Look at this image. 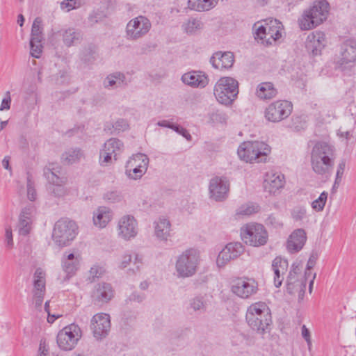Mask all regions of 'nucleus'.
Masks as SVG:
<instances>
[{"instance_id":"38","label":"nucleus","mask_w":356,"mask_h":356,"mask_svg":"<svg viewBox=\"0 0 356 356\" xmlns=\"http://www.w3.org/2000/svg\"><path fill=\"white\" fill-rule=\"evenodd\" d=\"M209 305L208 297L206 295L196 296L189 300V309L197 314L204 313Z\"/></svg>"},{"instance_id":"25","label":"nucleus","mask_w":356,"mask_h":356,"mask_svg":"<svg viewBox=\"0 0 356 356\" xmlns=\"http://www.w3.org/2000/svg\"><path fill=\"white\" fill-rule=\"evenodd\" d=\"M305 46L307 51L313 56L320 55L325 46V35L322 31L310 33L306 39Z\"/></svg>"},{"instance_id":"7","label":"nucleus","mask_w":356,"mask_h":356,"mask_svg":"<svg viewBox=\"0 0 356 356\" xmlns=\"http://www.w3.org/2000/svg\"><path fill=\"white\" fill-rule=\"evenodd\" d=\"M213 94L220 104L232 105L238 94V82L230 76L221 77L214 86Z\"/></svg>"},{"instance_id":"8","label":"nucleus","mask_w":356,"mask_h":356,"mask_svg":"<svg viewBox=\"0 0 356 356\" xmlns=\"http://www.w3.org/2000/svg\"><path fill=\"white\" fill-rule=\"evenodd\" d=\"M78 234V226L76 223L67 218H61L54 225L52 238L59 246L68 245Z\"/></svg>"},{"instance_id":"16","label":"nucleus","mask_w":356,"mask_h":356,"mask_svg":"<svg viewBox=\"0 0 356 356\" xmlns=\"http://www.w3.org/2000/svg\"><path fill=\"white\" fill-rule=\"evenodd\" d=\"M124 149V143L120 140L115 138L107 140L99 153L101 165L106 166L111 163L113 160L116 161Z\"/></svg>"},{"instance_id":"42","label":"nucleus","mask_w":356,"mask_h":356,"mask_svg":"<svg viewBox=\"0 0 356 356\" xmlns=\"http://www.w3.org/2000/svg\"><path fill=\"white\" fill-rule=\"evenodd\" d=\"M134 257V252L125 251L120 254L116 261V267L120 270H126L127 267H129L133 258Z\"/></svg>"},{"instance_id":"50","label":"nucleus","mask_w":356,"mask_h":356,"mask_svg":"<svg viewBox=\"0 0 356 356\" xmlns=\"http://www.w3.org/2000/svg\"><path fill=\"white\" fill-rule=\"evenodd\" d=\"M31 38H42V20L39 17H37L33 23Z\"/></svg>"},{"instance_id":"61","label":"nucleus","mask_w":356,"mask_h":356,"mask_svg":"<svg viewBox=\"0 0 356 356\" xmlns=\"http://www.w3.org/2000/svg\"><path fill=\"white\" fill-rule=\"evenodd\" d=\"M302 336L307 341L309 349H310V347L312 346L310 332L305 325H302Z\"/></svg>"},{"instance_id":"3","label":"nucleus","mask_w":356,"mask_h":356,"mask_svg":"<svg viewBox=\"0 0 356 356\" xmlns=\"http://www.w3.org/2000/svg\"><path fill=\"white\" fill-rule=\"evenodd\" d=\"M245 320L252 330L263 334L272 322L270 310L265 302L252 303L247 308Z\"/></svg>"},{"instance_id":"57","label":"nucleus","mask_w":356,"mask_h":356,"mask_svg":"<svg viewBox=\"0 0 356 356\" xmlns=\"http://www.w3.org/2000/svg\"><path fill=\"white\" fill-rule=\"evenodd\" d=\"M266 224L273 226L275 228L282 226V222L280 218L274 215H270L266 219Z\"/></svg>"},{"instance_id":"43","label":"nucleus","mask_w":356,"mask_h":356,"mask_svg":"<svg viewBox=\"0 0 356 356\" xmlns=\"http://www.w3.org/2000/svg\"><path fill=\"white\" fill-rule=\"evenodd\" d=\"M34 293L40 291L44 293L45 289V273L41 268H37L33 275Z\"/></svg>"},{"instance_id":"64","label":"nucleus","mask_w":356,"mask_h":356,"mask_svg":"<svg viewBox=\"0 0 356 356\" xmlns=\"http://www.w3.org/2000/svg\"><path fill=\"white\" fill-rule=\"evenodd\" d=\"M159 127H168V128H170V129H173L174 127V124H172V122H170V121L168 120H161V121H159L156 124Z\"/></svg>"},{"instance_id":"5","label":"nucleus","mask_w":356,"mask_h":356,"mask_svg":"<svg viewBox=\"0 0 356 356\" xmlns=\"http://www.w3.org/2000/svg\"><path fill=\"white\" fill-rule=\"evenodd\" d=\"M270 152L269 145L258 140L245 141L237 149L240 159L250 163L265 161Z\"/></svg>"},{"instance_id":"15","label":"nucleus","mask_w":356,"mask_h":356,"mask_svg":"<svg viewBox=\"0 0 356 356\" xmlns=\"http://www.w3.org/2000/svg\"><path fill=\"white\" fill-rule=\"evenodd\" d=\"M82 260L81 255L76 251L65 252L61 259V268L64 275H59L61 282L68 281L75 275Z\"/></svg>"},{"instance_id":"55","label":"nucleus","mask_w":356,"mask_h":356,"mask_svg":"<svg viewBox=\"0 0 356 356\" xmlns=\"http://www.w3.org/2000/svg\"><path fill=\"white\" fill-rule=\"evenodd\" d=\"M5 242L8 248L10 249L13 248L14 243L12 229L10 226H7L5 228Z\"/></svg>"},{"instance_id":"60","label":"nucleus","mask_w":356,"mask_h":356,"mask_svg":"<svg viewBox=\"0 0 356 356\" xmlns=\"http://www.w3.org/2000/svg\"><path fill=\"white\" fill-rule=\"evenodd\" d=\"M345 167H346L345 161H343V160L341 161L337 167V174H336V181H335L336 182L338 180H339V181L341 180V177L343 175V172H344Z\"/></svg>"},{"instance_id":"29","label":"nucleus","mask_w":356,"mask_h":356,"mask_svg":"<svg viewBox=\"0 0 356 356\" xmlns=\"http://www.w3.org/2000/svg\"><path fill=\"white\" fill-rule=\"evenodd\" d=\"M114 296V290L111 284L102 282L97 284L92 293L94 301L106 303L109 302Z\"/></svg>"},{"instance_id":"63","label":"nucleus","mask_w":356,"mask_h":356,"mask_svg":"<svg viewBox=\"0 0 356 356\" xmlns=\"http://www.w3.org/2000/svg\"><path fill=\"white\" fill-rule=\"evenodd\" d=\"M316 257H314V255H311L308 261H307V270L305 272H307L308 273V275H307V277H310V270L314 266L315 264H316Z\"/></svg>"},{"instance_id":"20","label":"nucleus","mask_w":356,"mask_h":356,"mask_svg":"<svg viewBox=\"0 0 356 356\" xmlns=\"http://www.w3.org/2000/svg\"><path fill=\"white\" fill-rule=\"evenodd\" d=\"M111 317L106 313H98L90 320V329L95 339L100 341L106 338L111 330Z\"/></svg>"},{"instance_id":"30","label":"nucleus","mask_w":356,"mask_h":356,"mask_svg":"<svg viewBox=\"0 0 356 356\" xmlns=\"http://www.w3.org/2000/svg\"><path fill=\"white\" fill-rule=\"evenodd\" d=\"M60 167L55 163H49L43 170L44 177L48 185H65L66 178L60 176Z\"/></svg>"},{"instance_id":"24","label":"nucleus","mask_w":356,"mask_h":356,"mask_svg":"<svg viewBox=\"0 0 356 356\" xmlns=\"http://www.w3.org/2000/svg\"><path fill=\"white\" fill-rule=\"evenodd\" d=\"M35 211L33 205L26 206L22 209L17 224L18 232L20 235L26 236L31 232Z\"/></svg>"},{"instance_id":"14","label":"nucleus","mask_w":356,"mask_h":356,"mask_svg":"<svg viewBox=\"0 0 356 356\" xmlns=\"http://www.w3.org/2000/svg\"><path fill=\"white\" fill-rule=\"evenodd\" d=\"M116 231L118 237L123 241L134 240L138 234V222L136 218L130 214L120 217L117 222Z\"/></svg>"},{"instance_id":"11","label":"nucleus","mask_w":356,"mask_h":356,"mask_svg":"<svg viewBox=\"0 0 356 356\" xmlns=\"http://www.w3.org/2000/svg\"><path fill=\"white\" fill-rule=\"evenodd\" d=\"M81 335V330L79 325L72 323L58 332L56 342L60 349L70 351L75 348Z\"/></svg>"},{"instance_id":"56","label":"nucleus","mask_w":356,"mask_h":356,"mask_svg":"<svg viewBox=\"0 0 356 356\" xmlns=\"http://www.w3.org/2000/svg\"><path fill=\"white\" fill-rule=\"evenodd\" d=\"M145 296L144 294H141L138 292H134L130 294V296L125 301L127 304H128L129 302H141L145 300Z\"/></svg>"},{"instance_id":"4","label":"nucleus","mask_w":356,"mask_h":356,"mask_svg":"<svg viewBox=\"0 0 356 356\" xmlns=\"http://www.w3.org/2000/svg\"><path fill=\"white\" fill-rule=\"evenodd\" d=\"M282 25L276 19H267L257 22L253 26L255 40L268 46L282 37Z\"/></svg>"},{"instance_id":"32","label":"nucleus","mask_w":356,"mask_h":356,"mask_svg":"<svg viewBox=\"0 0 356 356\" xmlns=\"http://www.w3.org/2000/svg\"><path fill=\"white\" fill-rule=\"evenodd\" d=\"M287 269L288 261L286 259L277 257L273 260L272 270L274 273V284L277 288L281 286Z\"/></svg>"},{"instance_id":"62","label":"nucleus","mask_w":356,"mask_h":356,"mask_svg":"<svg viewBox=\"0 0 356 356\" xmlns=\"http://www.w3.org/2000/svg\"><path fill=\"white\" fill-rule=\"evenodd\" d=\"M10 102H11V99L9 95V92H8L7 96L6 97H4L1 102V104L0 106V111L8 110L10 106Z\"/></svg>"},{"instance_id":"40","label":"nucleus","mask_w":356,"mask_h":356,"mask_svg":"<svg viewBox=\"0 0 356 356\" xmlns=\"http://www.w3.org/2000/svg\"><path fill=\"white\" fill-rule=\"evenodd\" d=\"M83 157V152L79 148H71L62 155V160L66 164H73L80 161Z\"/></svg>"},{"instance_id":"9","label":"nucleus","mask_w":356,"mask_h":356,"mask_svg":"<svg viewBox=\"0 0 356 356\" xmlns=\"http://www.w3.org/2000/svg\"><path fill=\"white\" fill-rule=\"evenodd\" d=\"M241 236L247 245L259 247L264 245L268 241V233L261 224L247 223L241 228Z\"/></svg>"},{"instance_id":"35","label":"nucleus","mask_w":356,"mask_h":356,"mask_svg":"<svg viewBox=\"0 0 356 356\" xmlns=\"http://www.w3.org/2000/svg\"><path fill=\"white\" fill-rule=\"evenodd\" d=\"M277 90L270 82H263L259 83L256 88L255 95L262 100L270 99L277 95Z\"/></svg>"},{"instance_id":"39","label":"nucleus","mask_w":356,"mask_h":356,"mask_svg":"<svg viewBox=\"0 0 356 356\" xmlns=\"http://www.w3.org/2000/svg\"><path fill=\"white\" fill-rule=\"evenodd\" d=\"M63 40L67 47H71L79 43L82 38L81 33L73 28H69L63 33Z\"/></svg>"},{"instance_id":"28","label":"nucleus","mask_w":356,"mask_h":356,"mask_svg":"<svg viewBox=\"0 0 356 356\" xmlns=\"http://www.w3.org/2000/svg\"><path fill=\"white\" fill-rule=\"evenodd\" d=\"M234 62V56L230 51H218L213 54L210 63L213 67L218 70L229 69Z\"/></svg>"},{"instance_id":"45","label":"nucleus","mask_w":356,"mask_h":356,"mask_svg":"<svg viewBox=\"0 0 356 356\" xmlns=\"http://www.w3.org/2000/svg\"><path fill=\"white\" fill-rule=\"evenodd\" d=\"M103 200L109 204L120 203L124 200V195L120 191L110 190L103 194Z\"/></svg>"},{"instance_id":"49","label":"nucleus","mask_w":356,"mask_h":356,"mask_svg":"<svg viewBox=\"0 0 356 356\" xmlns=\"http://www.w3.org/2000/svg\"><path fill=\"white\" fill-rule=\"evenodd\" d=\"M47 190L50 195L56 197H63L67 193L65 185H48Z\"/></svg>"},{"instance_id":"17","label":"nucleus","mask_w":356,"mask_h":356,"mask_svg":"<svg viewBox=\"0 0 356 356\" xmlns=\"http://www.w3.org/2000/svg\"><path fill=\"white\" fill-rule=\"evenodd\" d=\"M231 291L241 299H249L257 293L258 284L252 278L238 277L233 281Z\"/></svg>"},{"instance_id":"23","label":"nucleus","mask_w":356,"mask_h":356,"mask_svg":"<svg viewBox=\"0 0 356 356\" xmlns=\"http://www.w3.org/2000/svg\"><path fill=\"white\" fill-rule=\"evenodd\" d=\"M284 184L285 178L282 173L274 171L266 173L264 180V188L266 192L275 195L284 186Z\"/></svg>"},{"instance_id":"54","label":"nucleus","mask_w":356,"mask_h":356,"mask_svg":"<svg viewBox=\"0 0 356 356\" xmlns=\"http://www.w3.org/2000/svg\"><path fill=\"white\" fill-rule=\"evenodd\" d=\"M113 127L115 131L120 132L127 130L129 125L126 120L119 119L113 123Z\"/></svg>"},{"instance_id":"18","label":"nucleus","mask_w":356,"mask_h":356,"mask_svg":"<svg viewBox=\"0 0 356 356\" xmlns=\"http://www.w3.org/2000/svg\"><path fill=\"white\" fill-rule=\"evenodd\" d=\"M230 184L225 177H212L209 184V198L216 202H222L229 195Z\"/></svg>"},{"instance_id":"21","label":"nucleus","mask_w":356,"mask_h":356,"mask_svg":"<svg viewBox=\"0 0 356 356\" xmlns=\"http://www.w3.org/2000/svg\"><path fill=\"white\" fill-rule=\"evenodd\" d=\"M308 273L305 272V275H302L300 264L297 263L293 264L286 280L288 292L293 293L296 291H304L307 280L308 279Z\"/></svg>"},{"instance_id":"41","label":"nucleus","mask_w":356,"mask_h":356,"mask_svg":"<svg viewBox=\"0 0 356 356\" xmlns=\"http://www.w3.org/2000/svg\"><path fill=\"white\" fill-rule=\"evenodd\" d=\"M144 265V257L138 252H134V257L133 258L129 267H127L125 272L128 275H134L138 273Z\"/></svg>"},{"instance_id":"13","label":"nucleus","mask_w":356,"mask_h":356,"mask_svg":"<svg viewBox=\"0 0 356 356\" xmlns=\"http://www.w3.org/2000/svg\"><path fill=\"white\" fill-rule=\"evenodd\" d=\"M292 104L286 100H277L267 106L264 111L265 119L270 122H280L291 113Z\"/></svg>"},{"instance_id":"47","label":"nucleus","mask_w":356,"mask_h":356,"mask_svg":"<svg viewBox=\"0 0 356 356\" xmlns=\"http://www.w3.org/2000/svg\"><path fill=\"white\" fill-rule=\"evenodd\" d=\"M42 38H31V55L36 58H39L42 54Z\"/></svg>"},{"instance_id":"2","label":"nucleus","mask_w":356,"mask_h":356,"mask_svg":"<svg viewBox=\"0 0 356 356\" xmlns=\"http://www.w3.org/2000/svg\"><path fill=\"white\" fill-rule=\"evenodd\" d=\"M330 5L325 0L314 1L312 6L304 10L298 19L299 28L302 31L314 29L323 24L327 18Z\"/></svg>"},{"instance_id":"59","label":"nucleus","mask_w":356,"mask_h":356,"mask_svg":"<svg viewBox=\"0 0 356 356\" xmlns=\"http://www.w3.org/2000/svg\"><path fill=\"white\" fill-rule=\"evenodd\" d=\"M173 127L174 128L172 129L175 131H176L179 134L183 136L188 140H191V134L188 132V131L186 129H184V127H181L179 125H177V124H174Z\"/></svg>"},{"instance_id":"36","label":"nucleus","mask_w":356,"mask_h":356,"mask_svg":"<svg viewBox=\"0 0 356 356\" xmlns=\"http://www.w3.org/2000/svg\"><path fill=\"white\" fill-rule=\"evenodd\" d=\"M219 0H188V8L197 12L209 11L214 8Z\"/></svg>"},{"instance_id":"37","label":"nucleus","mask_w":356,"mask_h":356,"mask_svg":"<svg viewBox=\"0 0 356 356\" xmlns=\"http://www.w3.org/2000/svg\"><path fill=\"white\" fill-rule=\"evenodd\" d=\"M181 29L188 35H195L204 29V23L200 18L190 17L183 22Z\"/></svg>"},{"instance_id":"44","label":"nucleus","mask_w":356,"mask_h":356,"mask_svg":"<svg viewBox=\"0 0 356 356\" xmlns=\"http://www.w3.org/2000/svg\"><path fill=\"white\" fill-rule=\"evenodd\" d=\"M26 196L29 200L34 202L37 199V191L33 175L26 172Z\"/></svg>"},{"instance_id":"58","label":"nucleus","mask_w":356,"mask_h":356,"mask_svg":"<svg viewBox=\"0 0 356 356\" xmlns=\"http://www.w3.org/2000/svg\"><path fill=\"white\" fill-rule=\"evenodd\" d=\"M44 293L40 291H35L33 294V304L36 309L41 307L43 302Z\"/></svg>"},{"instance_id":"33","label":"nucleus","mask_w":356,"mask_h":356,"mask_svg":"<svg viewBox=\"0 0 356 356\" xmlns=\"http://www.w3.org/2000/svg\"><path fill=\"white\" fill-rule=\"evenodd\" d=\"M128 81L124 73L115 72L108 74L104 80L103 85L105 88L115 89L127 86Z\"/></svg>"},{"instance_id":"34","label":"nucleus","mask_w":356,"mask_h":356,"mask_svg":"<svg viewBox=\"0 0 356 356\" xmlns=\"http://www.w3.org/2000/svg\"><path fill=\"white\" fill-rule=\"evenodd\" d=\"M341 64L354 62L356 60V42L346 41L341 47Z\"/></svg>"},{"instance_id":"19","label":"nucleus","mask_w":356,"mask_h":356,"mask_svg":"<svg viewBox=\"0 0 356 356\" xmlns=\"http://www.w3.org/2000/svg\"><path fill=\"white\" fill-rule=\"evenodd\" d=\"M245 251L244 245L240 242L227 243L218 253L216 258V265L219 268H224L230 261L236 259Z\"/></svg>"},{"instance_id":"46","label":"nucleus","mask_w":356,"mask_h":356,"mask_svg":"<svg viewBox=\"0 0 356 356\" xmlns=\"http://www.w3.org/2000/svg\"><path fill=\"white\" fill-rule=\"evenodd\" d=\"M259 211V206L257 204L249 202L241 205L236 212L238 216H250Z\"/></svg>"},{"instance_id":"51","label":"nucleus","mask_w":356,"mask_h":356,"mask_svg":"<svg viewBox=\"0 0 356 356\" xmlns=\"http://www.w3.org/2000/svg\"><path fill=\"white\" fill-rule=\"evenodd\" d=\"M80 6V2L76 0H65L60 4V9L67 13L71 11L73 9L79 8Z\"/></svg>"},{"instance_id":"48","label":"nucleus","mask_w":356,"mask_h":356,"mask_svg":"<svg viewBox=\"0 0 356 356\" xmlns=\"http://www.w3.org/2000/svg\"><path fill=\"white\" fill-rule=\"evenodd\" d=\"M327 199V193L323 191L320 196L312 202V207L316 211H321L323 209Z\"/></svg>"},{"instance_id":"12","label":"nucleus","mask_w":356,"mask_h":356,"mask_svg":"<svg viewBox=\"0 0 356 356\" xmlns=\"http://www.w3.org/2000/svg\"><path fill=\"white\" fill-rule=\"evenodd\" d=\"M149 159L143 153L133 154L127 161L125 175L131 179L138 180L146 173L149 166Z\"/></svg>"},{"instance_id":"27","label":"nucleus","mask_w":356,"mask_h":356,"mask_svg":"<svg viewBox=\"0 0 356 356\" xmlns=\"http://www.w3.org/2000/svg\"><path fill=\"white\" fill-rule=\"evenodd\" d=\"M113 217V213L110 208L101 206L92 212V223L98 229H104L112 220Z\"/></svg>"},{"instance_id":"31","label":"nucleus","mask_w":356,"mask_h":356,"mask_svg":"<svg viewBox=\"0 0 356 356\" xmlns=\"http://www.w3.org/2000/svg\"><path fill=\"white\" fill-rule=\"evenodd\" d=\"M307 240L306 233L302 229L293 231L287 241V249L291 252L300 251Z\"/></svg>"},{"instance_id":"52","label":"nucleus","mask_w":356,"mask_h":356,"mask_svg":"<svg viewBox=\"0 0 356 356\" xmlns=\"http://www.w3.org/2000/svg\"><path fill=\"white\" fill-rule=\"evenodd\" d=\"M307 210L304 207H296L293 209L291 211V216L293 220L296 221L302 220L305 218Z\"/></svg>"},{"instance_id":"10","label":"nucleus","mask_w":356,"mask_h":356,"mask_svg":"<svg viewBox=\"0 0 356 356\" xmlns=\"http://www.w3.org/2000/svg\"><path fill=\"white\" fill-rule=\"evenodd\" d=\"M151 29L150 20L144 15H138L127 24L125 37L129 41H136L147 35Z\"/></svg>"},{"instance_id":"1","label":"nucleus","mask_w":356,"mask_h":356,"mask_svg":"<svg viewBox=\"0 0 356 356\" xmlns=\"http://www.w3.org/2000/svg\"><path fill=\"white\" fill-rule=\"evenodd\" d=\"M334 159V147L325 142H318L312 149L311 165L317 175L330 173L332 170Z\"/></svg>"},{"instance_id":"22","label":"nucleus","mask_w":356,"mask_h":356,"mask_svg":"<svg viewBox=\"0 0 356 356\" xmlns=\"http://www.w3.org/2000/svg\"><path fill=\"white\" fill-rule=\"evenodd\" d=\"M153 234L156 239L161 243H167L172 234V224L170 219L165 216L157 218L152 224Z\"/></svg>"},{"instance_id":"26","label":"nucleus","mask_w":356,"mask_h":356,"mask_svg":"<svg viewBox=\"0 0 356 356\" xmlns=\"http://www.w3.org/2000/svg\"><path fill=\"white\" fill-rule=\"evenodd\" d=\"M181 80L185 85L194 88H203L209 83V77L202 71L192 70L186 72L181 76Z\"/></svg>"},{"instance_id":"53","label":"nucleus","mask_w":356,"mask_h":356,"mask_svg":"<svg viewBox=\"0 0 356 356\" xmlns=\"http://www.w3.org/2000/svg\"><path fill=\"white\" fill-rule=\"evenodd\" d=\"M104 269L99 265H94L89 271V279L94 281L95 278H99L103 275Z\"/></svg>"},{"instance_id":"6","label":"nucleus","mask_w":356,"mask_h":356,"mask_svg":"<svg viewBox=\"0 0 356 356\" xmlns=\"http://www.w3.org/2000/svg\"><path fill=\"white\" fill-rule=\"evenodd\" d=\"M200 262V252L195 249H188L180 254L175 262V270L178 277L186 278L193 276Z\"/></svg>"}]
</instances>
